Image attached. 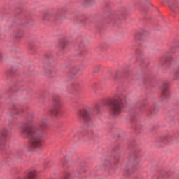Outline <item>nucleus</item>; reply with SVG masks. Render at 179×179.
<instances>
[{"label": "nucleus", "instance_id": "9d476101", "mask_svg": "<svg viewBox=\"0 0 179 179\" xmlns=\"http://www.w3.org/2000/svg\"><path fill=\"white\" fill-rule=\"evenodd\" d=\"M163 142H164L165 143H167V138H165V140H163Z\"/></svg>", "mask_w": 179, "mask_h": 179}, {"label": "nucleus", "instance_id": "f03ea898", "mask_svg": "<svg viewBox=\"0 0 179 179\" xmlns=\"http://www.w3.org/2000/svg\"><path fill=\"white\" fill-rule=\"evenodd\" d=\"M110 111L113 115H118L122 112V102L120 99H113L110 101Z\"/></svg>", "mask_w": 179, "mask_h": 179}, {"label": "nucleus", "instance_id": "9b49d317", "mask_svg": "<svg viewBox=\"0 0 179 179\" xmlns=\"http://www.w3.org/2000/svg\"><path fill=\"white\" fill-rule=\"evenodd\" d=\"M42 128H45V124H43Z\"/></svg>", "mask_w": 179, "mask_h": 179}, {"label": "nucleus", "instance_id": "0eeeda50", "mask_svg": "<svg viewBox=\"0 0 179 179\" xmlns=\"http://www.w3.org/2000/svg\"><path fill=\"white\" fill-rule=\"evenodd\" d=\"M175 76L176 78H179V69L175 71Z\"/></svg>", "mask_w": 179, "mask_h": 179}, {"label": "nucleus", "instance_id": "20e7f679", "mask_svg": "<svg viewBox=\"0 0 179 179\" xmlns=\"http://www.w3.org/2000/svg\"><path fill=\"white\" fill-rule=\"evenodd\" d=\"M78 118L87 120L90 118V113H89V109H83L80 110L78 113Z\"/></svg>", "mask_w": 179, "mask_h": 179}, {"label": "nucleus", "instance_id": "39448f33", "mask_svg": "<svg viewBox=\"0 0 179 179\" xmlns=\"http://www.w3.org/2000/svg\"><path fill=\"white\" fill-rule=\"evenodd\" d=\"M37 178V171L36 169H31L28 171L27 174V179H35Z\"/></svg>", "mask_w": 179, "mask_h": 179}, {"label": "nucleus", "instance_id": "423d86ee", "mask_svg": "<svg viewBox=\"0 0 179 179\" xmlns=\"http://www.w3.org/2000/svg\"><path fill=\"white\" fill-rule=\"evenodd\" d=\"M52 13L50 12H46L43 14V18L44 20H50V19H52Z\"/></svg>", "mask_w": 179, "mask_h": 179}, {"label": "nucleus", "instance_id": "f257e3e1", "mask_svg": "<svg viewBox=\"0 0 179 179\" xmlns=\"http://www.w3.org/2000/svg\"><path fill=\"white\" fill-rule=\"evenodd\" d=\"M22 133L29 135V141L33 148H40L41 146V142H43V136L38 135L36 130L33 127H24L22 129Z\"/></svg>", "mask_w": 179, "mask_h": 179}, {"label": "nucleus", "instance_id": "1a4fd4ad", "mask_svg": "<svg viewBox=\"0 0 179 179\" xmlns=\"http://www.w3.org/2000/svg\"><path fill=\"white\" fill-rule=\"evenodd\" d=\"M61 45L62 46V48H64L63 45H65V42H62Z\"/></svg>", "mask_w": 179, "mask_h": 179}, {"label": "nucleus", "instance_id": "f8f14e48", "mask_svg": "<svg viewBox=\"0 0 179 179\" xmlns=\"http://www.w3.org/2000/svg\"><path fill=\"white\" fill-rule=\"evenodd\" d=\"M0 58H1V55H0Z\"/></svg>", "mask_w": 179, "mask_h": 179}, {"label": "nucleus", "instance_id": "7ed1b4c3", "mask_svg": "<svg viewBox=\"0 0 179 179\" xmlns=\"http://www.w3.org/2000/svg\"><path fill=\"white\" fill-rule=\"evenodd\" d=\"M52 106L53 109H51L50 113L53 117H57V114L59 113V110H61L62 107V101H61L59 97H56L53 99Z\"/></svg>", "mask_w": 179, "mask_h": 179}, {"label": "nucleus", "instance_id": "6e6552de", "mask_svg": "<svg viewBox=\"0 0 179 179\" xmlns=\"http://www.w3.org/2000/svg\"><path fill=\"white\" fill-rule=\"evenodd\" d=\"M62 179H69V176H66L63 177Z\"/></svg>", "mask_w": 179, "mask_h": 179}]
</instances>
